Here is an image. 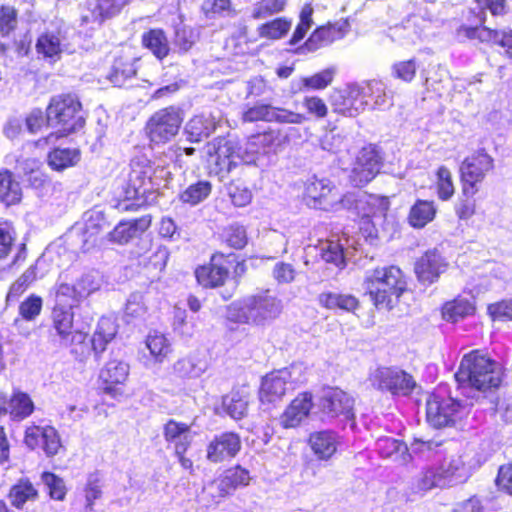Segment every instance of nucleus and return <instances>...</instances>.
I'll return each instance as SVG.
<instances>
[{
    "label": "nucleus",
    "mask_w": 512,
    "mask_h": 512,
    "mask_svg": "<svg viewBox=\"0 0 512 512\" xmlns=\"http://www.w3.org/2000/svg\"><path fill=\"white\" fill-rule=\"evenodd\" d=\"M467 469L460 454L446 456L437 466L423 470L413 483L416 493L426 492L434 487H447L467 479Z\"/></svg>",
    "instance_id": "20e7f679"
},
{
    "label": "nucleus",
    "mask_w": 512,
    "mask_h": 512,
    "mask_svg": "<svg viewBox=\"0 0 512 512\" xmlns=\"http://www.w3.org/2000/svg\"><path fill=\"white\" fill-rule=\"evenodd\" d=\"M313 407L311 393L304 392L299 394L289 406L285 409L280 417L281 425L284 428H295L305 420L311 408Z\"/></svg>",
    "instance_id": "4be33fe9"
},
{
    "label": "nucleus",
    "mask_w": 512,
    "mask_h": 512,
    "mask_svg": "<svg viewBox=\"0 0 512 512\" xmlns=\"http://www.w3.org/2000/svg\"><path fill=\"white\" fill-rule=\"evenodd\" d=\"M24 443L31 450L43 451L47 457L56 455L61 447L59 433L50 425H31L27 427Z\"/></svg>",
    "instance_id": "2eb2a0df"
},
{
    "label": "nucleus",
    "mask_w": 512,
    "mask_h": 512,
    "mask_svg": "<svg viewBox=\"0 0 512 512\" xmlns=\"http://www.w3.org/2000/svg\"><path fill=\"white\" fill-rule=\"evenodd\" d=\"M272 105L257 102L254 105L245 104L242 109L243 122L253 123L257 121L270 122Z\"/></svg>",
    "instance_id": "13d9d810"
},
{
    "label": "nucleus",
    "mask_w": 512,
    "mask_h": 512,
    "mask_svg": "<svg viewBox=\"0 0 512 512\" xmlns=\"http://www.w3.org/2000/svg\"><path fill=\"white\" fill-rule=\"evenodd\" d=\"M222 405L227 414L233 419L243 418L247 411V401L238 393L224 396Z\"/></svg>",
    "instance_id": "bf43d9fd"
},
{
    "label": "nucleus",
    "mask_w": 512,
    "mask_h": 512,
    "mask_svg": "<svg viewBox=\"0 0 512 512\" xmlns=\"http://www.w3.org/2000/svg\"><path fill=\"white\" fill-rule=\"evenodd\" d=\"M322 259L327 263H332L337 267L344 265V247L343 244L335 241H327L321 247Z\"/></svg>",
    "instance_id": "e2e57ef3"
},
{
    "label": "nucleus",
    "mask_w": 512,
    "mask_h": 512,
    "mask_svg": "<svg viewBox=\"0 0 512 512\" xmlns=\"http://www.w3.org/2000/svg\"><path fill=\"white\" fill-rule=\"evenodd\" d=\"M21 197L20 184L14 179L12 172L0 171V201L10 206L18 203Z\"/></svg>",
    "instance_id": "4c0bfd02"
},
{
    "label": "nucleus",
    "mask_w": 512,
    "mask_h": 512,
    "mask_svg": "<svg viewBox=\"0 0 512 512\" xmlns=\"http://www.w3.org/2000/svg\"><path fill=\"white\" fill-rule=\"evenodd\" d=\"M207 368V361L199 354H191L180 358L173 364L174 374L182 379L198 378Z\"/></svg>",
    "instance_id": "c85d7f7f"
},
{
    "label": "nucleus",
    "mask_w": 512,
    "mask_h": 512,
    "mask_svg": "<svg viewBox=\"0 0 512 512\" xmlns=\"http://www.w3.org/2000/svg\"><path fill=\"white\" fill-rule=\"evenodd\" d=\"M131 0H98L90 15L82 17L84 22L102 24L107 19L118 15Z\"/></svg>",
    "instance_id": "c756f323"
},
{
    "label": "nucleus",
    "mask_w": 512,
    "mask_h": 512,
    "mask_svg": "<svg viewBox=\"0 0 512 512\" xmlns=\"http://www.w3.org/2000/svg\"><path fill=\"white\" fill-rule=\"evenodd\" d=\"M52 337H58L59 343L65 347L73 343H82L86 334L73 324L74 313L70 309L54 306L52 310Z\"/></svg>",
    "instance_id": "4468645a"
},
{
    "label": "nucleus",
    "mask_w": 512,
    "mask_h": 512,
    "mask_svg": "<svg viewBox=\"0 0 512 512\" xmlns=\"http://www.w3.org/2000/svg\"><path fill=\"white\" fill-rule=\"evenodd\" d=\"M136 75L134 62L117 58L114 60L107 79L116 87H122Z\"/></svg>",
    "instance_id": "79ce46f5"
},
{
    "label": "nucleus",
    "mask_w": 512,
    "mask_h": 512,
    "mask_svg": "<svg viewBox=\"0 0 512 512\" xmlns=\"http://www.w3.org/2000/svg\"><path fill=\"white\" fill-rule=\"evenodd\" d=\"M364 286L378 309L391 310L405 290L406 282L398 267L389 266L368 272Z\"/></svg>",
    "instance_id": "7ed1b4c3"
},
{
    "label": "nucleus",
    "mask_w": 512,
    "mask_h": 512,
    "mask_svg": "<svg viewBox=\"0 0 512 512\" xmlns=\"http://www.w3.org/2000/svg\"><path fill=\"white\" fill-rule=\"evenodd\" d=\"M36 51L51 63L60 59L63 52L71 53L73 50L66 41V36L61 29L45 31L36 42Z\"/></svg>",
    "instance_id": "aec40b11"
},
{
    "label": "nucleus",
    "mask_w": 512,
    "mask_h": 512,
    "mask_svg": "<svg viewBox=\"0 0 512 512\" xmlns=\"http://www.w3.org/2000/svg\"><path fill=\"white\" fill-rule=\"evenodd\" d=\"M164 438L174 444L175 454L185 453L192 442L190 426L170 419L164 426Z\"/></svg>",
    "instance_id": "bb28decb"
},
{
    "label": "nucleus",
    "mask_w": 512,
    "mask_h": 512,
    "mask_svg": "<svg viewBox=\"0 0 512 512\" xmlns=\"http://www.w3.org/2000/svg\"><path fill=\"white\" fill-rule=\"evenodd\" d=\"M354 400L346 392L338 388L325 390L319 399L318 407L329 419L340 418L347 421L354 418Z\"/></svg>",
    "instance_id": "ddd939ff"
},
{
    "label": "nucleus",
    "mask_w": 512,
    "mask_h": 512,
    "mask_svg": "<svg viewBox=\"0 0 512 512\" xmlns=\"http://www.w3.org/2000/svg\"><path fill=\"white\" fill-rule=\"evenodd\" d=\"M142 44L158 60H163L170 52L168 38L162 29H150L143 33Z\"/></svg>",
    "instance_id": "f704fd0d"
},
{
    "label": "nucleus",
    "mask_w": 512,
    "mask_h": 512,
    "mask_svg": "<svg viewBox=\"0 0 512 512\" xmlns=\"http://www.w3.org/2000/svg\"><path fill=\"white\" fill-rule=\"evenodd\" d=\"M8 408L10 418L21 421L33 413L34 403L27 393L19 391L8 398Z\"/></svg>",
    "instance_id": "a19ab883"
},
{
    "label": "nucleus",
    "mask_w": 512,
    "mask_h": 512,
    "mask_svg": "<svg viewBox=\"0 0 512 512\" xmlns=\"http://www.w3.org/2000/svg\"><path fill=\"white\" fill-rule=\"evenodd\" d=\"M42 481L52 499L63 500L65 498L66 486L62 478L54 473L44 472L42 474Z\"/></svg>",
    "instance_id": "0e129e2a"
},
{
    "label": "nucleus",
    "mask_w": 512,
    "mask_h": 512,
    "mask_svg": "<svg viewBox=\"0 0 512 512\" xmlns=\"http://www.w3.org/2000/svg\"><path fill=\"white\" fill-rule=\"evenodd\" d=\"M215 257L208 265L196 269L195 277L197 282L205 288H214L224 284L228 277V269L215 262Z\"/></svg>",
    "instance_id": "cd10ccee"
},
{
    "label": "nucleus",
    "mask_w": 512,
    "mask_h": 512,
    "mask_svg": "<svg viewBox=\"0 0 512 512\" xmlns=\"http://www.w3.org/2000/svg\"><path fill=\"white\" fill-rule=\"evenodd\" d=\"M243 161L241 148L232 140H220L214 154L208 159L209 173L222 181Z\"/></svg>",
    "instance_id": "f8f14e48"
},
{
    "label": "nucleus",
    "mask_w": 512,
    "mask_h": 512,
    "mask_svg": "<svg viewBox=\"0 0 512 512\" xmlns=\"http://www.w3.org/2000/svg\"><path fill=\"white\" fill-rule=\"evenodd\" d=\"M282 311V303L269 291L244 297L227 308V319L235 323L264 325Z\"/></svg>",
    "instance_id": "f03ea898"
},
{
    "label": "nucleus",
    "mask_w": 512,
    "mask_h": 512,
    "mask_svg": "<svg viewBox=\"0 0 512 512\" xmlns=\"http://www.w3.org/2000/svg\"><path fill=\"white\" fill-rule=\"evenodd\" d=\"M75 287L78 293V297L84 298L88 297L93 292L97 291L100 288V282L98 277L94 273H87L82 275L77 282L75 283Z\"/></svg>",
    "instance_id": "774afa93"
},
{
    "label": "nucleus",
    "mask_w": 512,
    "mask_h": 512,
    "mask_svg": "<svg viewBox=\"0 0 512 512\" xmlns=\"http://www.w3.org/2000/svg\"><path fill=\"white\" fill-rule=\"evenodd\" d=\"M109 227L105 215L101 211H90L85 214L84 224V244L83 248L89 250L96 244V238L99 233Z\"/></svg>",
    "instance_id": "2f4dec72"
},
{
    "label": "nucleus",
    "mask_w": 512,
    "mask_h": 512,
    "mask_svg": "<svg viewBox=\"0 0 512 512\" xmlns=\"http://www.w3.org/2000/svg\"><path fill=\"white\" fill-rule=\"evenodd\" d=\"M384 156L374 144L364 146L357 154L349 173V181L355 187H363L371 182L381 171Z\"/></svg>",
    "instance_id": "9b49d317"
},
{
    "label": "nucleus",
    "mask_w": 512,
    "mask_h": 512,
    "mask_svg": "<svg viewBox=\"0 0 512 512\" xmlns=\"http://www.w3.org/2000/svg\"><path fill=\"white\" fill-rule=\"evenodd\" d=\"M118 331L115 321L109 317H102L92 337V348L95 356L105 351L107 344L114 339Z\"/></svg>",
    "instance_id": "7c9ffc66"
},
{
    "label": "nucleus",
    "mask_w": 512,
    "mask_h": 512,
    "mask_svg": "<svg viewBox=\"0 0 512 512\" xmlns=\"http://www.w3.org/2000/svg\"><path fill=\"white\" fill-rule=\"evenodd\" d=\"M436 212L437 208L433 201L417 200L410 208L408 222L414 228H423L433 221Z\"/></svg>",
    "instance_id": "c9c22d12"
},
{
    "label": "nucleus",
    "mask_w": 512,
    "mask_h": 512,
    "mask_svg": "<svg viewBox=\"0 0 512 512\" xmlns=\"http://www.w3.org/2000/svg\"><path fill=\"white\" fill-rule=\"evenodd\" d=\"M494 169V159L484 149L466 157L460 167L463 195H475L486 175Z\"/></svg>",
    "instance_id": "1a4fd4ad"
},
{
    "label": "nucleus",
    "mask_w": 512,
    "mask_h": 512,
    "mask_svg": "<svg viewBox=\"0 0 512 512\" xmlns=\"http://www.w3.org/2000/svg\"><path fill=\"white\" fill-rule=\"evenodd\" d=\"M454 377L458 390L467 400H478L481 393L501 383L497 363L478 351L463 356Z\"/></svg>",
    "instance_id": "f257e3e1"
},
{
    "label": "nucleus",
    "mask_w": 512,
    "mask_h": 512,
    "mask_svg": "<svg viewBox=\"0 0 512 512\" xmlns=\"http://www.w3.org/2000/svg\"><path fill=\"white\" fill-rule=\"evenodd\" d=\"M43 307V299L36 295L30 294L24 301H22L19 305V315L21 316V320L15 319V325H19L22 320L25 321H33L35 320L41 313Z\"/></svg>",
    "instance_id": "4d7b16f0"
},
{
    "label": "nucleus",
    "mask_w": 512,
    "mask_h": 512,
    "mask_svg": "<svg viewBox=\"0 0 512 512\" xmlns=\"http://www.w3.org/2000/svg\"><path fill=\"white\" fill-rule=\"evenodd\" d=\"M454 184L452 174L446 166H441L437 170V193L438 197L443 200H449L454 194Z\"/></svg>",
    "instance_id": "680f3d73"
},
{
    "label": "nucleus",
    "mask_w": 512,
    "mask_h": 512,
    "mask_svg": "<svg viewBox=\"0 0 512 512\" xmlns=\"http://www.w3.org/2000/svg\"><path fill=\"white\" fill-rule=\"evenodd\" d=\"M306 368L294 363L289 367L267 374L261 383L260 400L263 404L274 403L282 399L286 392L296 389L307 381Z\"/></svg>",
    "instance_id": "0eeeda50"
},
{
    "label": "nucleus",
    "mask_w": 512,
    "mask_h": 512,
    "mask_svg": "<svg viewBox=\"0 0 512 512\" xmlns=\"http://www.w3.org/2000/svg\"><path fill=\"white\" fill-rule=\"evenodd\" d=\"M336 70L334 68L324 69L310 77H303L300 80L298 91L321 90L326 88L333 81Z\"/></svg>",
    "instance_id": "603ef678"
},
{
    "label": "nucleus",
    "mask_w": 512,
    "mask_h": 512,
    "mask_svg": "<svg viewBox=\"0 0 512 512\" xmlns=\"http://www.w3.org/2000/svg\"><path fill=\"white\" fill-rule=\"evenodd\" d=\"M182 110L175 106L162 108L151 115L145 125V133L149 141L155 145H163L174 138L182 125Z\"/></svg>",
    "instance_id": "6e6552de"
},
{
    "label": "nucleus",
    "mask_w": 512,
    "mask_h": 512,
    "mask_svg": "<svg viewBox=\"0 0 512 512\" xmlns=\"http://www.w3.org/2000/svg\"><path fill=\"white\" fill-rule=\"evenodd\" d=\"M240 450V436L234 432H223L210 441L206 457L212 463H220L234 458Z\"/></svg>",
    "instance_id": "6ab92c4d"
},
{
    "label": "nucleus",
    "mask_w": 512,
    "mask_h": 512,
    "mask_svg": "<svg viewBox=\"0 0 512 512\" xmlns=\"http://www.w3.org/2000/svg\"><path fill=\"white\" fill-rule=\"evenodd\" d=\"M309 444L320 460H329L340 445V436L333 430H321L310 435Z\"/></svg>",
    "instance_id": "393cba45"
},
{
    "label": "nucleus",
    "mask_w": 512,
    "mask_h": 512,
    "mask_svg": "<svg viewBox=\"0 0 512 512\" xmlns=\"http://www.w3.org/2000/svg\"><path fill=\"white\" fill-rule=\"evenodd\" d=\"M371 386L381 392L407 396L416 387L413 376L399 367H378L369 375Z\"/></svg>",
    "instance_id": "9d476101"
},
{
    "label": "nucleus",
    "mask_w": 512,
    "mask_h": 512,
    "mask_svg": "<svg viewBox=\"0 0 512 512\" xmlns=\"http://www.w3.org/2000/svg\"><path fill=\"white\" fill-rule=\"evenodd\" d=\"M457 38L479 39L480 41H491L503 47L506 54L512 58V29L509 30H492L484 26L471 27L462 25L457 29Z\"/></svg>",
    "instance_id": "a211bd4d"
},
{
    "label": "nucleus",
    "mask_w": 512,
    "mask_h": 512,
    "mask_svg": "<svg viewBox=\"0 0 512 512\" xmlns=\"http://www.w3.org/2000/svg\"><path fill=\"white\" fill-rule=\"evenodd\" d=\"M287 6V0H260L253 5L251 17L255 20L267 19L281 13Z\"/></svg>",
    "instance_id": "3c124183"
},
{
    "label": "nucleus",
    "mask_w": 512,
    "mask_h": 512,
    "mask_svg": "<svg viewBox=\"0 0 512 512\" xmlns=\"http://www.w3.org/2000/svg\"><path fill=\"white\" fill-rule=\"evenodd\" d=\"M229 495L223 481L218 476L203 486L199 502L206 508H209L218 505L222 499Z\"/></svg>",
    "instance_id": "37998d69"
},
{
    "label": "nucleus",
    "mask_w": 512,
    "mask_h": 512,
    "mask_svg": "<svg viewBox=\"0 0 512 512\" xmlns=\"http://www.w3.org/2000/svg\"><path fill=\"white\" fill-rule=\"evenodd\" d=\"M79 159V151L71 148H56L48 154V164L56 171L74 166Z\"/></svg>",
    "instance_id": "a18cd8bd"
},
{
    "label": "nucleus",
    "mask_w": 512,
    "mask_h": 512,
    "mask_svg": "<svg viewBox=\"0 0 512 512\" xmlns=\"http://www.w3.org/2000/svg\"><path fill=\"white\" fill-rule=\"evenodd\" d=\"M219 122V118L213 113L196 115L186 123L184 134L189 142H200L216 130Z\"/></svg>",
    "instance_id": "5701e85b"
},
{
    "label": "nucleus",
    "mask_w": 512,
    "mask_h": 512,
    "mask_svg": "<svg viewBox=\"0 0 512 512\" xmlns=\"http://www.w3.org/2000/svg\"><path fill=\"white\" fill-rule=\"evenodd\" d=\"M227 193L232 203L237 207H245L252 200V192L240 181H232L227 186Z\"/></svg>",
    "instance_id": "052dcab7"
},
{
    "label": "nucleus",
    "mask_w": 512,
    "mask_h": 512,
    "mask_svg": "<svg viewBox=\"0 0 512 512\" xmlns=\"http://www.w3.org/2000/svg\"><path fill=\"white\" fill-rule=\"evenodd\" d=\"M446 388L439 387L433 392L426 403V418L430 425L435 428L453 426L467 412V406L471 405L465 401L446 396Z\"/></svg>",
    "instance_id": "423d86ee"
},
{
    "label": "nucleus",
    "mask_w": 512,
    "mask_h": 512,
    "mask_svg": "<svg viewBox=\"0 0 512 512\" xmlns=\"http://www.w3.org/2000/svg\"><path fill=\"white\" fill-rule=\"evenodd\" d=\"M333 207L330 211H339L341 209L359 210L361 207H387L388 202L383 198L359 196L357 193L348 192L341 195L337 189L333 196Z\"/></svg>",
    "instance_id": "a878e982"
},
{
    "label": "nucleus",
    "mask_w": 512,
    "mask_h": 512,
    "mask_svg": "<svg viewBox=\"0 0 512 512\" xmlns=\"http://www.w3.org/2000/svg\"><path fill=\"white\" fill-rule=\"evenodd\" d=\"M146 347L156 362H163L171 351L170 342L164 334L154 332L147 336Z\"/></svg>",
    "instance_id": "5fc2aeb1"
},
{
    "label": "nucleus",
    "mask_w": 512,
    "mask_h": 512,
    "mask_svg": "<svg viewBox=\"0 0 512 512\" xmlns=\"http://www.w3.org/2000/svg\"><path fill=\"white\" fill-rule=\"evenodd\" d=\"M282 137L278 130L270 129L263 133L252 135L248 139L249 149L256 153L275 151L281 145Z\"/></svg>",
    "instance_id": "ea45409f"
},
{
    "label": "nucleus",
    "mask_w": 512,
    "mask_h": 512,
    "mask_svg": "<svg viewBox=\"0 0 512 512\" xmlns=\"http://www.w3.org/2000/svg\"><path fill=\"white\" fill-rule=\"evenodd\" d=\"M55 305L61 308L72 310L80 301L81 297H78V293L74 285L67 283L56 284L54 287Z\"/></svg>",
    "instance_id": "09e8293b"
},
{
    "label": "nucleus",
    "mask_w": 512,
    "mask_h": 512,
    "mask_svg": "<svg viewBox=\"0 0 512 512\" xmlns=\"http://www.w3.org/2000/svg\"><path fill=\"white\" fill-rule=\"evenodd\" d=\"M291 26L292 21L290 19L279 17L260 25L257 32L261 38L279 40L287 35Z\"/></svg>",
    "instance_id": "49530a36"
},
{
    "label": "nucleus",
    "mask_w": 512,
    "mask_h": 512,
    "mask_svg": "<svg viewBox=\"0 0 512 512\" xmlns=\"http://www.w3.org/2000/svg\"><path fill=\"white\" fill-rule=\"evenodd\" d=\"M225 485L226 490L231 495L233 492L243 486H247L250 481L249 471L237 465L225 470L219 475Z\"/></svg>",
    "instance_id": "de8ad7c7"
},
{
    "label": "nucleus",
    "mask_w": 512,
    "mask_h": 512,
    "mask_svg": "<svg viewBox=\"0 0 512 512\" xmlns=\"http://www.w3.org/2000/svg\"><path fill=\"white\" fill-rule=\"evenodd\" d=\"M154 171V163L146 158L132 161L125 191L126 197L137 199L150 192L153 189L151 183Z\"/></svg>",
    "instance_id": "dca6fc26"
},
{
    "label": "nucleus",
    "mask_w": 512,
    "mask_h": 512,
    "mask_svg": "<svg viewBox=\"0 0 512 512\" xmlns=\"http://www.w3.org/2000/svg\"><path fill=\"white\" fill-rule=\"evenodd\" d=\"M102 487L103 483L100 474L93 472L87 476L85 485L77 494L83 497L88 505L94 507L95 501L102 497Z\"/></svg>",
    "instance_id": "6e6d98bb"
},
{
    "label": "nucleus",
    "mask_w": 512,
    "mask_h": 512,
    "mask_svg": "<svg viewBox=\"0 0 512 512\" xmlns=\"http://www.w3.org/2000/svg\"><path fill=\"white\" fill-rule=\"evenodd\" d=\"M46 122L58 128L60 136L81 129L85 124L82 105L76 95L62 94L51 99L46 109Z\"/></svg>",
    "instance_id": "39448f33"
},
{
    "label": "nucleus",
    "mask_w": 512,
    "mask_h": 512,
    "mask_svg": "<svg viewBox=\"0 0 512 512\" xmlns=\"http://www.w3.org/2000/svg\"><path fill=\"white\" fill-rule=\"evenodd\" d=\"M151 225L149 215L142 216L129 221L120 222L112 231L107 234L108 240L118 244H125L131 239L145 232Z\"/></svg>",
    "instance_id": "b1692460"
},
{
    "label": "nucleus",
    "mask_w": 512,
    "mask_h": 512,
    "mask_svg": "<svg viewBox=\"0 0 512 512\" xmlns=\"http://www.w3.org/2000/svg\"><path fill=\"white\" fill-rule=\"evenodd\" d=\"M37 490L28 480H21L15 484L9 493L11 504L16 508H21L27 501L35 500Z\"/></svg>",
    "instance_id": "8fccbe9b"
},
{
    "label": "nucleus",
    "mask_w": 512,
    "mask_h": 512,
    "mask_svg": "<svg viewBox=\"0 0 512 512\" xmlns=\"http://www.w3.org/2000/svg\"><path fill=\"white\" fill-rule=\"evenodd\" d=\"M376 450L382 458L398 459L408 448L405 443L391 437H380L376 441Z\"/></svg>",
    "instance_id": "864d4df0"
},
{
    "label": "nucleus",
    "mask_w": 512,
    "mask_h": 512,
    "mask_svg": "<svg viewBox=\"0 0 512 512\" xmlns=\"http://www.w3.org/2000/svg\"><path fill=\"white\" fill-rule=\"evenodd\" d=\"M446 268L447 262L436 249L426 251L414 267L418 280L428 285L437 281Z\"/></svg>",
    "instance_id": "412c9836"
},
{
    "label": "nucleus",
    "mask_w": 512,
    "mask_h": 512,
    "mask_svg": "<svg viewBox=\"0 0 512 512\" xmlns=\"http://www.w3.org/2000/svg\"><path fill=\"white\" fill-rule=\"evenodd\" d=\"M473 304L466 298L458 297L445 303L442 308V316L446 321L457 322L474 313Z\"/></svg>",
    "instance_id": "c03bdc74"
},
{
    "label": "nucleus",
    "mask_w": 512,
    "mask_h": 512,
    "mask_svg": "<svg viewBox=\"0 0 512 512\" xmlns=\"http://www.w3.org/2000/svg\"><path fill=\"white\" fill-rule=\"evenodd\" d=\"M129 375V365L123 361L111 360L100 371V379L110 385L105 390H111L112 385L123 384Z\"/></svg>",
    "instance_id": "58836bf2"
},
{
    "label": "nucleus",
    "mask_w": 512,
    "mask_h": 512,
    "mask_svg": "<svg viewBox=\"0 0 512 512\" xmlns=\"http://www.w3.org/2000/svg\"><path fill=\"white\" fill-rule=\"evenodd\" d=\"M271 115L270 122L280 124H302L308 119L304 114L275 106H272Z\"/></svg>",
    "instance_id": "338daca9"
},
{
    "label": "nucleus",
    "mask_w": 512,
    "mask_h": 512,
    "mask_svg": "<svg viewBox=\"0 0 512 512\" xmlns=\"http://www.w3.org/2000/svg\"><path fill=\"white\" fill-rule=\"evenodd\" d=\"M212 192V184L208 180L199 179L190 183L178 194V199L183 204L196 206L204 202Z\"/></svg>",
    "instance_id": "72a5a7b5"
},
{
    "label": "nucleus",
    "mask_w": 512,
    "mask_h": 512,
    "mask_svg": "<svg viewBox=\"0 0 512 512\" xmlns=\"http://www.w3.org/2000/svg\"><path fill=\"white\" fill-rule=\"evenodd\" d=\"M319 303L327 309H340L354 312L359 307V301L351 294L323 292L319 295Z\"/></svg>",
    "instance_id": "e433bc0d"
},
{
    "label": "nucleus",
    "mask_w": 512,
    "mask_h": 512,
    "mask_svg": "<svg viewBox=\"0 0 512 512\" xmlns=\"http://www.w3.org/2000/svg\"><path fill=\"white\" fill-rule=\"evenodd\" d=\"M337 187L327 178L313 176L308 179L305 186L307 204L315 209L330 211L333 207V196Z\"/></svg>",
    "instance_id": "f3484780"
},
{
    "label": "nucleus",
    "mask_w": 512,
    "mask_h": 512,
    "mask_svg": "<svg viewBox=\"0 0 512 512\" xmlns=\"http://www.w3.org/2000/svg\"><path fill=\"white\" fill-rule=\"evenodd\" d=\"M146 312L147 307L144 302L143 294L140 292L131 293L125 304V317H130L131 319L141 318L146 314Z\"/></svg>",
    "instance_id": "69168bd1"
},
{
    "label": "nucleus",
    "mask_w": 512,
    "mask_h": 512,
    "mask_svg": "<svg viewBox=\"0 0 512 512\" xmlns=\"http://www.w3.org/2000/svg\"><path fill=\"white\" fill-rule=\"evenodd\" d=\"M367 101V109L385 110L392 105L391 97L387 95L383 82L372 80L362 83Z\"/></svg>",
    "instance_id": "473e14b6"
}]
</instances>
